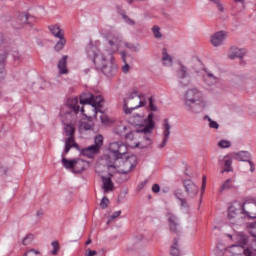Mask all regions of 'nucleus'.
<instances>
[{
	"mask_svg": "<svg viewBox=\"0 0 256 256\" xmlns=\"http://www.w3.org/2000/svg\"><path fill=\"white\" fill-rule=\"evenodd\" d=\"M152 191L153 193H159V191H161V186H159V184H154L152 186Z\"/></svg>",
	"mask_w": 256,
	"mask_h": 256,
	"instance_id": "nucleus-51",
	"label": "nucleus"
},
{
	"mask_svg": "<svg viewBox=\"0 0 256 256\" xmlns=\"http://www.w3.org/2000/svg\"><path fill=\"white\" fill-rule=\"evenodd\" d=\"M162 62L165 67H171L173 65V56L169 54L167 48L162 49Z\"/></svg>",
	"mask_w": 256,
	"mask_h": 256,
	"instance_id": "nucleus-20",
	"label": "nucleus"
},
{
	"mask_svg": "<svg viewBox=\"0 0 256 256\" xmlns=\"http://www.w3.org/2000/svg\"><path fill=\"white\" fill-rule=\"evenodd\" d=\"M226 251H229L231 253L230 256H256V251H253L251 248H245L242 245L234 244L226 249Z\"/></svg>",
	"mask_w": 256,
	"mask_h": 256,
	"instance_id": "nucleus-9",
	"label": "nucleus"
},
{
	"mask_svg": "<svg viewBox=\"0 0 256 256\" xmlns=\"http://www.w3.org/2000/svg\"><path fill=\"white\" fill-rule=\"evenodd\" d=\"M170 254L172 256L181 255V250L179 249V239L175 238L173 244L171 245Z\"/></svg>",
	"mask_w": 256,
	"mask_h": 256,
	"instance_id": "nucleus-26",
	"label": "nucleus"
},
{
	"mask_svg": "<svg viewBox=\"0 0 256 256\" xmlns=\"http://www.w3.org/2000/svg\"><path fill=\"white\" fill-rule=\"evenodd\" d=\"M111 158V156H105V159H110Z\"/></svg>",
	"mask_w": 256,
	"mask_h": 256,
	"instance_id": "nucleus-64",
	"label": "nucleus"
},
{
	"mask_svg": "<svg viewBox=\"0 0 256 256\" xmlns=\"http://www.w3.org/2000/svg\"><path fill=\"white\" fill-rule=\"evenodd\" d=\"M11 53L14 61H21V54L17 51V48H12L8 46L5 50L0 49V81L5 79V59H7V55Z\"/></svg>",
	"mask_w": 256,
	"mask_h": 256,
	"instance_id": "nucleus-6",
	"label": "nucleus"
},
{
	"mask_svg": "<svg viewBox=\"0 0 256 256\" xmlns=\"http://www.w3.org/2000/svg\"><path fill=\"white\" fill-rule=\"evenodd\" d=\"M93 146L98 149V151H101V147H103V135L99 134L95 136Z\"/></svg>",
	"mask_w": 256,
	"mask_h": 256,
	"instance_id": "nucleus-32",
	"label": "nucleus"
},
{
	"mask_svg": "<svg viewBox=\"0 0 256 256\" xmlns=\"http://www.w3.org/2000/svg\"><path fill=\"white\" fill-rule=\"evenodd\" d=\"M138 98L134 99V101H132V105H129V107H135V105L139 104V101H137Z\"/></svg>",
	"mask_w": 256,
	"mask_h": 256,
	"instance_id": "nucleus-57",
	"label": "nucleus"
},
{
	"mask_svg": "<svg viewBox=\"0 0 256 256\" xmlns=\"http://www.w3.org/2000/svg\"><path fill=\"white\" fill-rule=\"evenodd\" d=\"M144 140L146 141V145H151L152 141L150 136L148 135L144 136Z\"/></svg>",
	"mask_w": 256,
	"mask_h": 256,
	"instance_id": "nucleus-55",
	"label": "nucleus"
},
{
	"mask_svg": "<svg viewBox=\"0 0 256 256\" xmlns=\"http://www.w3.org/2000/svg\"><path fill=\"white\" fill-rule=\"evenodd\" d=\"M85 170V161L76 159V167H74L73 173H83Z\"/></svg>",
	"mask_w": 256,
	"mask_h": 256,
	"instance_id": "nucleus-29",
	"label": "nucleus"
},
{
	"mask_svg": "<svg viewBox=\"0 0 256 256\" xmlns=\"http://www.w3.org/2000/svg\"><path fill=\"white\" fill-rule=\"evenodd\" d=\"M247 229L248 233H250V235L256 239V221L249 223Z\"/></svg>",
	"mask_w": 256,
	"mask_h": 256,
	"instance_id": "nucleus-35",
	"label": "nucleus"
},
{
	"mask_svg": "<svg viewBox=\"0 0 256 256\" xmlns=\"http://www.w3.org/2000/svg\"><path fill=\"white\" fill-rule=\"evenodd\" d=\"M148 109L151 111H158L157 105H155V98L153 96L148 98Z\"/></svg>",
	"mask_w": 256,
	"mask_h": 256,
	"instance_id": "nucleus-36",
	"label": "nucleus"
},
{
	"mask_svg": "<svg viewBox=\"0 0 256 256\" xmlns=\"http://www.w3.org/2000/svg\"><path fill=\"white\" fill-rule=\"evenodd\" d=\"M58 39H59V41L56 42L54 49H55V51H62V49H64L65 45H67V39H65V36H61Z\"/></svg>",
	"mask_w": 256,
	"mask_h": 256,
	"instance_id": "nucleus-27",
	"label": "nucleus"
},
{
	"mask_svg": "<svg viewBox=\"0 0 256 256\" xmlns=\"http://www.w3.org/2000/svg\"><path fill=\"white\" fill-rule=\"evenodd\" d=\"M0 45H3V35L0 33Z\"/></svg>",
	"mask_w": 256,
	"mask_h": 256,
	"instance_id": "nucleus-58",
	"label": "nucleus"
},
{
	"mask_svg": "<svg viewBox=\"0 0 256 256\" xmlns=\"http://www.w3.org/2000/svg\"><path fill=\"white\" fill-rule=\"evenodd\" d=\"M102 189H104V193H109V191H113L114 185H113V180H111V177H105L102 176Z\"/></svg>",
	"mask_w": 256,
	"mask_h": 256,
	"instance_id": "nucleus-21",
	"label": "nucleus"
},
{
	"mask_svg": "<svg viewBox=\"0 0 256 256\" xmlns=\"http://www.w3.org/2000/svg\"><path fill=\"white\" fill-rule=\"evenodd\" d=\"M51 245L53 247V250L51 251L52 255H57V253H59V242L53 241Z\"/></svg>",
	"mask_w": 256,
	"mask_h": 256,
	"instance_id": "nucleus-45",
	"label": "nucleus"
},
{
	"mask_svg": "<svg viewBox=\"0 0 256 256\" xmlns=\"http://www.w3.org/2000/svg\"><path fill=\"white\" fill-rule=\"evenodd\" d=\"M121 216V210H118L116 212H114L111 216H110V220L107 222V225H109L111 223V221H113L114 219H117V217Z\"/></svg>",
	"mask_w": 256,
	"mask_h": 256,
	"instance_id": "nucleus-49",
	"label": "nucleus"
},
{
	"mask_svg": "<svg viewBox=\"0 0 256 256\" xmlns=\"http://www.w3.org/2000/svg\"><path fill=\"white\" fill-rule=\"evenodd\" d=\"M166 217L170 226V230L173 233H179V218H177V215L173 214V212L168 210L166 213Z\"/></svg>",
	"mask_w": 256,
	"mask_h": 256,
	"instance_id": "nucleus-14",
	"label": "nucleus"
},
{
	"mask_svg": "<svg viewBox=\"0 0 256 256\" xmlns=\"http://www.w3.org/2000/svg\"><path fill=\"white\" fill-rule=\"evenodd\" d=\"M86 245H91V239H88V240L86 241Z\"/></svg>",
	"mask_w": 256,
	"mask_h": 256,
	"instance_id": "nucleus-61",
	"label": "nucleus"
},
{
	"mask_svg": "<svg viewBox=\"0 0 256 256\" xmlns=\"http://www.w3.org/2000/svg\"><path fill=\"white\" fill-rule=\"evenodd\" d=\"M205 73L204 81L208 87H213V85H219L221 83V78L213 74V72L205 69Z\"/></svg>",
	"mask_w": 256,
	"mask_h": 256,
	"instance_id": "nucleus-16",
	"label": "nucleus"
},
{
	"mask_svg": "<svg viewBox=\"0 0 256 256\" xmlns=\"http://www.w3.org/2000/svg\"><path fill=\"white\" fill-rule=\"evenodd\" d=\"M207 186V176H203V180H202V191L203 193L205 192V187Z\"/></svg>",
	"mask_w": 256,
	"mask_h": 256,
	"instance_id": "nucleus-53",
	"label": "nucleus"
},
{
	"mask_svg": "<svg viewBox=\"0 0 256 256\" xmlns=\"http://www.w3.org/2000/svg\"><path fill=\"white\" fill-rule=\"evenodd\" d=\"M212 3H214V5H216V7L220 11V13H225V7L223 6V4H221L220 0H214Z\"/></svg>",
	"mask_w": 256,
	"mask_h": 256,
	"instance_id": "nucleus-44",
	"label": "nucleus"
},
{
	"mask_svg": "<svg viewBox=\"0 0 256 256\" xmlns=\"http://www.w3.org/2000/svg\"><path fill=\"white\" fill-rule=\"evenodd\" d=\"M134 167H137V156H128L123 161V165L122 168L119 170V173H121L122 175H127V173H131V171H133Z\"/></svg>",
	"mask_w": 256,
	"mask_h": 256,
	"instance_id": "nucleus-10",
	"label": "nucleus"
},
{
	"mask_svg": "<svg viewBox=\"0 0 256 256\" xmlns=\"http://www.w3.org/2000/svg\"><path fill=\"white\" fill-rule=\"evenodd\" d=\"M101 103H103V96L101 95H93L91 93H85L78 97H71L67 100V107L70 108V111L61 113V121L64 125L65 135L68 137L64 140V151L61 154L62 157V165L65 169H70L73 173L75 167H77V159H67L65 155L71 151V149H79V144L75 143V125L77 124V115H84L85 110L83 109V105H91L94 108L95 113H101L99 111V107H101Z\"/></svg>",
	"mask_w": 256,
	"mask_h": 256,
	"instance_id": "nucleus-1",
	"label": "nucleus"
},
{
	"mask_svg": "<svg viewBox=\"0 0 256 256\" xmlns=\"http://www.w3.org/2000/svg\"><path fill=\"white\" fill-rule=\"evenodd\" d=\"M179 202H180L181 211H183V213H189V204L187 203V199L184 198Z\"/></svg>",
	"mask_w": 256,
	"mask_h": 256,
	"instance_id": "nucleus-38",
	"label": "nucleus"
},
{
	"mask_svg": "<svg viewBox=\"0 0 256 256\" xmlns=\"http://www.w3.org/2000/svg\"><path fill=\"white\" fill-rule=\"evenodd\" d=\"M242 245H247V236H245L244 234H242Z\"/></svg>",
	"mask_w": 256,
	"mask_h": 256,
	"instance_id": "nucleus-56",
	"label": "nucleus"
},
{
	"mask_svg": "<svg viewBox=\"0 0 256 256\" xmlns=\"http://www.w3.org/2000/svg\"><path fill=\"white\" fill-rule=\"evenodd\" d=\"M162 135L169 139L171 137V124L169 123V119H164L162 123Z\"/></svg>",
	"mask_w": 256,
	"mask_h": 256,
	"instance_id": "nucleus-23",
	"label": "nucleus"
},
{
	"mask_svg": "<svg viewBox=\"0 0 256 256\" xmlns=\"http://www.w3.org/2000/svg\"><path fill=\"white\" fill-rule=\"evenodd\" d=\"M108 46L105 50H101L99 46L89 43L86 46V55L90 61H92L95 69L101 71L105 77L111 79L117 75L119 67L115 62L114 53H117L121 47L125 46L130 51H137V46L124 42L121 35L106 36Z\"/></svg>",
	"mask_w": 256,
	"mask_h": 256,
	"instance_id": "nucleus-2",
	"label": "nucleus"
},
{
	"mask_svg": "<svg viewBox=\"0 0 256 256\" xmlns=\"http://www.w3.org/2000/svg\"><path fill=\"white\" fill-rule=\"evenodd\" d=\"M147 183H149L148 180H144L140 182L137 186V191H142V189H145V186L147 185Z\"/></svg>",
	"mask_w": 256,
	"mask_h": 256,
	"instance_id": "nucleus-50",
	"label": "nucleus"
},
{
	"mask_svg": "<svg viewBox=\"0 0 256 256\" xmlns=\"http://www.w3.org/2000/svg\"><path fill=\"white\" fill-rule=\"evenodd\" d=\"M153 119H155V114L153 112H150L147 118H144L141 114H134L130 118V123L136 127H143L142 133L147 135L153 133V130L155 129V121Z\"/></svg>",
	"mask_w": 256,
	"mask_h": 256,
	"instance_id": "nucleus-5",
	"label": "nucleus"
},
{
	"mask_svg": "<svg viewBox=\"0 0 256 256\" xmlns=\"http://www.w3.org/2000/svg\"><path fill=\"white\" fill-rule=\"evenodd\" d=\"M128 129L129 128L125 124L119 123L118 125H116L113 132L115 133V135H118L119 137H124Z\"/></svg>",
	"mask_w": 256,
	"mask_h": 256,
	"instance_id": "nucleus-24",
	"label": "nucleus"
},
{
	"mask_svg": "<svg viewBox=\"0 0 256 256\" xmlns=\"http://www.w3.org/2000/svg\"><path fill=\"white\" fill-rule=\"evenodd\" d=\"M100 207L102 209H107L109 207V198L107 196H104L100 201Z\"/></svg>",
	"mask_w": 256,
	"mask_h": 256,
	"instance_id": "nucleus-42",
	"label": "nucleus"
},
{
	"mask_svg": "<svg viewBox=\"0 0 256 256\" xmlns=\"http://www.w3.org/2000/svg\"><path fill=\"white\" fill-rule=\"evenodd\" d=\"M235 157L238 161H243L249 164L250 171L253 173L255 171V164L251 161V154L247 151H240L235 154Z\"/></svg>",
	"mask_w": 256,
	"mask_h": 256,
	"instance_id": "nucleus-15",
	"label": "nucleus"
},
{
	"mask_svg": "<svg viewBox=\"0 0 256 256\" xmlns=\"http://www.w3.org/2000/svg\"><path fill=\"white\" fill-rule=\"evenodd\" d=\"M120 55H121L122 61L124 63V65L122 66V72L129 73V69H131V66H129V64H127V60L125 59V57H127V52L122 51V52H120Z\"/></svg>",
	"mask_w": 256,
	"mask_h": 256,
	"instance_id": "nucleus-31",
	"label": "nucleus"
},
{
	"mask_svg": "<svg viewBox=\"0 0 256 256\" xmlns=\"http://www.w3.org/2000/svg\"><path fill=\"white\" fill-rule=\"evenodd\" d=\"M141 107H147V99H145V94L139 93V88L133 87L123 99V112L125 115H131L133 111Z\"/></svg>",
	"mask_w": 256,
	"mask_h": 256,
	"instance_id": "nucleus-4",
	"label": "nucleus"
},
{
	"mask_svg": "<svg viewBox=\"0 0 256 256\" xmlns=\"http://www.w3.org/2000/svg\"><path fill=\"white\" fill-rule=\"evenodd\" d=\"M162 191H163V193H169V188H165Z\"/></svg>",
	"mask_w": 256,
	"mask_h": 256,
	"instance_id": "nucleus-60",
	"label": "nucleus"
},
{
	"mask_svg": "<svg viewBox=\"0 0 256 256\" xmlns=\"http://www.w3.org/2000/svg\"><path fill=\"white\" fill-rule=\"evenodd\" d=\"M58 69H59V73L61 75H66L67 73V56H63L59 62H58Z\"/></svg>",
	"mask_w": 256,
	"mask_h": 256,
	"instance_id": "nucleus-25",
	"label": "nucleus"
},
{
	"mask_svg": "<svg viewBox=\"0 0 256 256\" xmlns=\"http://www.w3.org/2000/svg\"><path fill=\"white\" fill-rule=\"evenodd\" d=\"M247 50L243 48L231 47L229 50V59H243Z\"/></svg>",
	"mask_w": 256,
	"mask_h": 256,
	"instance_id": "nucleus-17",
	"label": "nucleus"
},
{
	"mask_svg": "<svg viewBox=\"0 0 256 256\" xmlns=\"http://www.w3.org/2000/svg\"><path fill=\"white\" fill-rule=\"evenodd\" d=\"M218 146L221 148V149H229V147H231V142L229 140H221L219 143H218Z\"/></svg>",
	"mask_w": 256,
	"mask_h": 256,
	"instance_id": "nucleus-40",
	"label": "nucleus"
},
{
	"mask_svg": "<svg viewBox=\"0 0 256 256\" xmlns=\"http://www.w3.org/2000/svg\"><path fill=\"white\" fill-rule=\"evenodd\" d=\"M106 167H107L108 171H111V169H117V166H115V163H113V162H108L106 164Z\"/></svg>",
	"mask_w": 256,
	"mask_h": 256,
	"instance_id": "nucleus-52",
	"label": "nucleus"
},
{
	"mask_svg": "<svg viewBox=\"0 0 256 256\" xmlns=\"http://www.w3.org/2000/svg\"><path fill=\"white\" fill-rule=\"evenodd\" d=\"M121 16L123 21L126 22L127 25H130V26L135 25V20L129 18V16L125 15L124 13H122Z\"/></svg>",
	"mask_w": 256,
	"mask_h": 256,
	"instance_id": "nucleus-41",
	"label": "nucleus"
},
{
	"mask_svg": "<svg viewBox=\"0 0 256 256\" xmlns=\"http://www.w3.org/2000/svg\"><path fill=\"white\" fill-rule=\"evenodd\" d=\"M204 121H208L210 129H219V123H217V121H213L209 115L204 116Z\"/></svg>",
	"mask_w": 256,
	"mask_h": 256,
	"instance_id": "nucleus-33",
	"label": "nucleus"
},
{
	"mask_svg": "<svg viewBox=\"0 0 256 256\" xmlns=\"http://www.w3.org/2000/svg\"><path fill=\"white\" fill-rule=\"evenodd\" d=\"M100 121H101L102 125H108L110 123L109 116H107V114L101 113Z\"/></svg>",
	"mask_w": 256,
	"mask_h": 256,
	"instance_id": "nucleus-46",
	"label": "nucleus"
},
{
	"mask_svg": "<svg viewBox=\"0 0 256 256\" xmlns=\"http://www.w3.org/2000/svg\"><path fill=\"white\" fill-rule=\"evenodd\" d=\"M48 29L50 33L54 37H56V39H59L60 37H65V34L63 33V29H61V27H59V25L57 24L48 26Z\"/></svg>",
	"mask_w": 256,
	"mask_h": 256,
	"instance_id": "nucleus-22",
	"label": "nucleus"
},
{
	"mask_svg": "<svg viewBox=\"0 0 256 256\" xmlns=\"http://www.w3.org/2000/svg\"><path fill=\"white\" fill-rule=\"evenodd\" d=\"M233 183L234 181L231 178L225 180L220 187V193H223V191H227L228 189H233Z\"/></svg>",
	"mask_w": 256,
	"mask_h": 256,
	"instance_id": "nucleus-28",
	"label": "nucleus"
},
{
	"mask_svg": "<svg viewBox=\"0 0 256 256\" xmlns=\"http://www.w3.org/2000/svg\"><path fill=\"white\" fill-rule=\"evenodd\" d=\"M82 131H93V124L89 122H82L80 125Z\"/></svg>",
	"mask_w": 256,
	"mask_h": 256,
	"instance_id": "nucleus-39",
	"label": "nucleus"
},
{
	"mask_svg": "<svg viewBox=\"0 0 256 256\" xmlns=\"http://www.w3.org/2000/svg\"><path fill=\"white\" fill-rule=\"evenodd\" d=\"M182 100L185 111L193 115H199V113L209 107V102L205 98V92L197 87L187 89L183 94Z\"/></svg>",
	"mask_w": 256,
	"mask_h": 256,
	"instance_id": "nucleus-3",
	"label": "nucleus"
},
{
	"mask_svg": "<svg viewBox=\"0 0 256 256\" xmlns=\"http://www.w3.org/2000/svg\"><path fill=\"white\" fill-rule=\"evenodd\" d=\"M231 165H233V160L225 157L224 158V169H223L222 173H231V171H233V168L231 167Z\"/></svg>",
	"mask_w": 256,
	"mask_h": 256,
	"instance_id": "nucleus-30",
	"label": "nucleus"
},
{
	"mask_svg": "<svg viewBox=\"0 0 256 256\" xmlns=\"http://www.w3.org/2000/svg\"><path fill=\"white\" fill-rule=\"evenodd\" d=\"M225 39H227V32L221 30L211 36V43L213 47H221L225 42Z\"/></svg>",
	"mask_w": 256,
	"mask_h": 256,
	"instance_id": "nucleus-13",
	"label": "nucleus"
},
{
	"mask_svg": "<svg viewBox=\"0 0 256 256\" xmlns=\"http://www.w3.org/2000/svg\"><path fill=\"white\" fill-rule=\"evenodd\" d=\"M167 143H169V138L163 137L162 141L158 143V149H164L167 146Z\"/></svg>",
	"mask_w": 256,
	"mask_h": 256,
	"instance_id": "nucleus-47",
	"label": "nucleus"
},
{
	"mask_svg": "<svg viewBox=\"0 0 256 256\" xmlns=\"http://www.w3.org/2000/svg\"><path fill=\"white\" fill-rule=\"evenodd\" d=\"M174 197H176V199H177L178 201H183V199H185V198L183 197V190H181V189L175 190V192H174Z\"/></svg>",
	"mask_w": 256,
	"mask_h": 256,
	"instance_id": "nucleus-43",
	"label": "nucleus"
},
{
	"mask_svg": "<svg viewBox=\"0 0 256 256\" xmlns=\"http://www.w3.org/2000/svg\"><path fill=\"white\" fill-rule=\"evenodd\" d=\"M97 255V251L88 249L87 250V256H95Z\"/></svg>",
	"mask_w": 256,
	"mask_h": 256,
	"instance_id": "nucleus-54",
	"label": "nucleus"
},
{
	"mask_svg": "<svg viewBox=\"0 0 256 256\" xmlns=\"http://www.w3.org/2000/svg\"><path fill=\"white\" fill-rule=\"evenodd\" d=\"M177 78L181 87H188L191 83V79H189V74L187 73V68L184 65H180V68L177 71Z\"/></svg>",
	"mask_w": 256,
	"mask_h": 256,
	"instance_id": "nucleus-12",
	"label": "nucleus"
},
{
	"mask_svg": "<svg viewBox=\"0 0 256 256\" xmlns=\"http://www.w3.org/2000/svg\"><path fill=\"white\" fill-rule=\"evenodd\" d=\"M234 3H244V0H234Z\"/></svg>",
	"mask_w": 256,
	"mask_h": 256,
	"instance_id": "nucleus-59",
	"label": "nucleus"
},
{
	"mask_svg": "<svg viewBox=\"0 0 256 256\" xmlns=\"http://www.w3.org/2000/svg\"><path fill=\"white\" fill-rule=\"evenodd\" d=\"M108 151L112 153V157H114V161H117L123 157V155H127V145L123 142H111L108 147Z\"/></svg>",
	"mask_w": 256,
	"mask_h": 256,
	"instance_id": "nucleus-8",
	"label": "nucleus"
},
{
	"mask_svg": "<svg viewBox=\"0 0 256 256\" xmlns=\"http://www.w3.org/2000/svg\"><path fill=\"white\" fill-rule=\"evenodd\" d=\"M124 137L126 141H133V139H135V132L133 131H130L129 133L126 132V134H124Z\"/></svg>",
	"mask_w": 256,
	"mask_h": 256,
	"instance_id": "nucleus-48",
	"label": "nucleus"
},
{
	"mask_svg": "<svg viewBox=\"0 0 256 256\" xmlns=\"http://www.w3.org/2000/svg\"><path fill=\"white\" fill-rule=\"evenodd\" d=\"M245 205H247V202H244L243 204L234 203L233 205L229 206L228 218L235 219V217L241 213L242 215H245L247 219H256V215L251 216V213L245 209Z\"/></svg>",
	"mask_w": 256,
	"mask_h": 256,
	"instance_id": "nucleus-7",
	"label": "nucleus"
},
{
	"mask_svg": "<svg viewBox=\"0 0 256 256\" xmlns=\"http://www.w3.org/2000/svg\"><path fill=\"white\" fill-rule=\"evenodd\" d=\"M184 187L186 189V192L190 196L197 195V193H199V187L197 185H195V183H193V181H191V180L185 181Z\"/></svg>",
	"mask_w": 256,
	"mask_h": 256,
	"instance_id": "nucleus-19",
	"label": "nucleus"
},
{
	"mask_svg": "<svg viewBox=\"0 0 256 256\" xmlns=\"http://www.w3.org/2000/svg\"><path fill=\"white\" fill-rule=\"evenodd\" d=\"M33 239H35L33 234H27L22 240V245H31V243H33Z\"/></svg>",
	"mask_w": 256,
	"mask_h": 256,
	"instance_id": "nucleus-37",
	"label": "nucleus"
},
{
	"mask_svg": "<svg viewBox=\"0 0 256 256\" xmlns=\"http://www.w3.org/2000/svg\"><path fill=\"white\" fill-rule=\"evenodd\" d=\"M134 241H135V243H137V241H139V238H135Z\"/></svg>",
	"mask_w": 256,
	"mask_h": 256,
	"instance_id": "nucleus-63",
	"label": "nucleus"
},
{
	"mask_svg": "<svg viewBox=\"0 0 256 256\" xmlns=\"http://www.w3.org/2000/svg\"><path fill=\"white\" fill-rule=\"evenodd\" d=\"M81 155L84 157H88V159H93L97 153H99V150L96 148V146L91 145L86 148H83L80 150Z\"/></svg>",
	"mask_w": 256,
	"mask_h": 256,
	"instance_id": "nucleus-18",
	"label": "nucleus"
},
{
	"mask_svg": "<svg viewBox=\"0 0 256 256\" xmlns=\"http://www.w3.org/2000/svg\"><path fill=\"white\" fill-rule=\"evenodd\" d=\"M152 33H153V36L155 37V39L163 38V34L161 33V27H159L158 25H154L152 27Z\"/></svg>",
	"mask_w": 256,
	"mask_h": 256,
	"instance_id": "nucleus-34",
	"label": "nucleus"
},
{
	"mask_svg": "<svg viewBox=\"0 0 256 256\" xmlns=\"http://www.w3.org/2000/svg\"><path fill=\"white\" fill-rule=\"evenodd\" d=\"M31 19H33V16L25 12H21L18 13L16 22H13L12 25L14 29H23L25 25H31Z\"/></svg>",
	"mask_w": 256,
	"mask_h": 256,
	"instance_id": "nucleus-11",
	"label": "nucleus"
},
{
	"mask_svg": "<svg viewBox=\"0 0 256 256\" xmlns=\"http://www.w3.org/2000/svg\"><path fill=\"white\" fill-rule=\"evenodd\" d=\"M41 215H43V212H37L38 217H41Z\"/></svg>",
	"mask_w": 256,
	"mask_h": 256,
	"instance_id": "nucleus-62",
	"label": "nucleus"
}]
</instances>
